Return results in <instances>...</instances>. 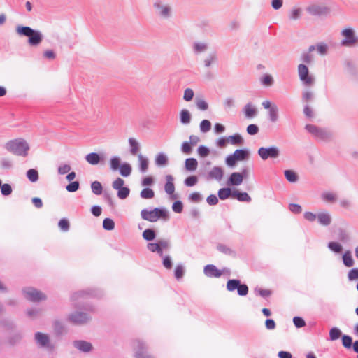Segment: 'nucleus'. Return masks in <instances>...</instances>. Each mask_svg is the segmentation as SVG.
I'll use <instances>...</instances> for the list:
<instances>
[{"instance_id": "f257e3e1", "label": "nucleus", "mask_w": 358, "mask_h": 358, "mask_svg": "<svg viewBox=\"0 0 358 358\" xmlns=\"http://www.w3.org/2000/svg\"><path fill=\"white\" fill-rule=\"evenodd\" d=\"M5 148L15 155L26 157L28 155L29 145L24 139L16 138L8 141Z\"/></svg>"}, {"instance_id": "f03ea898", "label": "nucleus", "mask_w": 358, "mask_h": 358, "mask_svg": "<svg viewBox=\"0 0 358 358\" xmlns=\"http://www.w3.org/2000/svg\"><path fill=\"white\" fill-rule=\"evenodd\" d=\"M17 33L19 35H23L29 37V43L31 45L36 46L39 45L43 40V35L38 31H35L29 27H18Z\"/></svg>"}, {"instance_id": "7ed1b4c3", "label": "nucleus", "mask_w": 358, "mask_h": 358, "mask_svg": "<svg viewBox=\"0 0 358 358\" xmlns=\"http://www.w3.org/2000/svg\"><path fill=\"white\" fill-rule=\"evenodd\" d=\"M141 217L147 221L154 222L160 218L168 219V214L166 210L159 208H155L152 210H142L141 212Z\"/></svg>"}, {"instance_id": "20e7f679", "label": "nucleus", "mask_w": 358, "mask_h": 358, "mask_svg": "<svg viewBox=\"0 0 358 358\" xmlns=\"http://www.w3.org/2000/svg\"><path fill=\"white\" fill-rule=\"evenodd\" d=\"M249 155L250 153L246 150H236L232 155H230L227 157L226 163L229 166H234L237 162L247 159L249 157Z\"/></svg>"}, {"instance_id": "39448f33", "label": "nucleus", "mask_w": 358, "mask_h": 358, "mask_svg": "<svg viewBox=\"0 0 358 358\" xmlns=\"http://www.w3.org/2000/svg\"><path fill=\"white\" fill-rule=\"evenodd\" d=\"M258 154L263 160L268 158H277L279 155V150L277 147H262L258 150Z\"/></svg>"}, {"instance_id": "423d86ee", "label": "nucleus", "mask_w": 358, "mask_h": 358, "mask_svg": "<svg viewBox=\"0 0 358 358\" xmlns=\"http://www.w3.org/2000/svg\"><path fill=\"white\" fill-rule=\"evenodd\" d=\"M68 320L75 325H82L90 320L87 314L81 312H76L69 315Z\"/></svg>"}, {"instance_id": "0eeeda50", "label": "nucleus", "mask_w": 358, "mask_h": 358, "mask_svg": "<svg viewBox=\"0 0 358 358\" xmlns=\"http://www.w3.org/2000/svg\"><path fill=\"white\" fill-rule=\"evenodd\" d=\"M24 293L26 298L32 301H39L46 299V296L44 294L31 287L25 289L24 290Z\"/></svg>"}, {"instance_id": "6e6552de", "label": "nucleus", "mask_w": 358, "mask_h": 358, "mask_svg": "<svg viewBox=\"0 0 358 358\" xmlns=\"http://www.w3.org/2000/svg\"><path fill=\"white\" fill-rule=\"evenodd\" d=\"M299 76L301 81L306 85H310L313 83V78L309 76L307 66L304 64H299L298 66Z\"/></svg>"}, {"instance_id": "1a4fd4ad", "label": "nucleus", "mask_w": 358, "mask_h": 358, "mask_svg": "<svg viewBox=\"0 0 358 358\" xmlns=\"http://www.w3.org/2000/svg\"><path fill=\"white\" fill-rule=\"evenodd\" d=\"M342 35L344 39L342 41V45L345 46H351L356 44L358 40L354 35V31L351 29H345L342 31Z\"/></svg>"}, {"instance_id": "9d476101", "label": "nucleus", "mask_w": 358, "mask_h": 358, "mask_svg": "<svg viewBox=\"0 0 358 358\" xmlns=\"http://www.w3.org/2000/svg\"><path fill=\"white\" fill-rule=\"evenodd\" d=\"M204 274L208 278H220L224 273V271L218 269L213 264H208L203 268Z\"/></svg>"}, {"instance_id": "9b49d317", "label": "nucleus", "mask_w": 358, "mask_h": 358, "mask_svg": "<svg viewBox=\"0 0 358 358\" xmlns=\"http://www.w3.org/2000/svg\"><path fill=\"white\" fill-rule=\"evenodd\" d=\"M174 178L171 175L166 176V184L164 186L165 192L170 195L172 199H176V195L174 194L175 192V185L173 183Z\"/></svg>"}, {"instance_id": "f8f14e48", "label": "nucleus", "mask_w": 358, "mask_h": 358, "mask_svg": "<svg viewBox=\"0 0 358 358\" xmlns=\"http://www.w3.org/2000/svg\"><path fill=\"white\" fill-rule=\"evenodd\" d=\"M307 11L312 15H321L327 14L329 9L324 6L313 4L306 8Z\"/></svg>"}, {"instance_id": "ddd939ff", "label": "nucleus", "mask_w": 358, "mask_h": 358, "mask_svg": "<svg viewBox=\"0 0 358 358\" xmlns=\"http://www.w3.org/2000/svg\"><path fill=\"white\" fill-rule=\"evenodd\" d=\"M262 106L269 110V117L271 122H276L278 119V109L275 105H272L269 101H264Z\"/></svg>"}, {"instance_id": "4468645a", "label": "nucleus", "mask_w": 358, "mask_h": 358, "mask_svg": "<svg viewBox=\"0 0 358 358\" xmlns=\"http://www.w3.org/2000/svg\"><path fill=\"white\" fill-rule=\"evenodd\" d=\"M306 128L310 133L313 134L320 139L323 140L328 137V134L325 131L317 128L315 125L308 124Z\"/></svg>"}, {"instance_id": "2eb2a0df", "label": "nucleus", "mask_w": 358, "mask_h": 358, "mask_svg": "<svg viewBox=\"0 0 358 358\" xmlns=\"http://www.w3.org/2000/svg\"><path fill=\"white\" fill-rule=\"evenodd\" d=\"M243 176L241 173L238 172L232 173L229 178V185H239L243 182Z\"/></svg>"}, {"instance_id": "dca6fc26", "label": "nucleus", "mask_w": 358, "mask_h": 358, "mask_svg": "<svg viewBox=\"0 0 358 358\" xmlns=\"http://www.w3.org/2000/svg\"><path fill=\"white\" fill-rule=\"evenodd\" d=\"M73 345L79 350L85 352H90L92 349V345L85 341H76Z\"/></svg>"}, {"instance_id": "f3484780", "label": "nucleus", "mask_w": 358, "mask_h": 358, "mask_svg": "<svg viewBox=\"0 0 358 358\" xmlns=\"http://www.w3.org/2000/svg\"><path fill=\"white\" fill-rule=\"evenodd\" d=\"M318 222L323 226H328L331 222V217L327 212H321L317 214Z\"/></svg>"}, {"instance_id": "a211bd4d", "label": "nucleus", "mask_w": 358, "mask_h": 358, "mask_svg": "<svg viewBox=\"0 0 358 358\" xmlns=\"http://www.w3.org/2000/svg\"><path fill=\"white\" fill-rule=\"evenodd\" d=\"M35 338L40 345L43 347H48L49 345L50 340L48 335L38 332L35 335Z\"/></svg>"}, {"instance_id": "6ab92c4d", "label": "nucleus", "mask_w": 358, "mask_h": 358, "mask_svg": "<svg viewBox=\"0 0 358 358\" xmlns=\"http://www.w3.org/2000/svg\"><path fill=\"white\" fill-rule=\"evenodd\" d=\"M85 159L90 164L96 165L99 163L101 157L99 154L91 152L86 155Z\"/></svg>"}, {"instance_id": "aec40b11", "label": "nucleus", "mask_w": 358, "mask_h": 358, "mask_svg": "<svg viewBox=\"0 0 358 358\" xmlns=\"http://www.w3.org/2000/svg\"><path fill=\"white\" fill-rule=\"evenodd\" d=\"M228 141L234 145H241L244 143L243 138L238 134L228 136Z\"/></svg>"}, {"instance_id": "412c9836", "label": "nucleus", "mask_w": 358, "mask_h": 358, "mask_svg": "<svg viewBox=\"0 0 358 358\" xmlns=\"http://www.w3.org/2000/svg\"><path fill=\"white\" fill-rule=\"evenodd\" d=\"M232 197L237 199L239 201L250 202L251 201V197L246 192L235 191L232 193Z\"/></svg>"}, {"instance_id": "4be33fe9", "label": "nucleus", "mask_w": 358, "mask_h": 358, "mask_svg": "<svg viewBox=\"0 0 358 358\" xmlns=\"http://www.w3.org/2000/svg\"><path fill=\"white\" fill-rule=\"evenodd\" d=\"M138 159L139 162L141 171L142 173L146 172L148 169V159L141 154L138 155Z\"/></svg>"}, {"instance_id": "5701e85b", "label": "nucleus", "mask_w": 358, "mask_h": 358, "mask_svg": "<svg viewBox=\"0 0 358 358\" xmlns=\"http://www.w3.org/2000/svg\"><path fill=\"white\" fill-rule=\"evenodd\" d=\"M180 121L182 124H189L191 120V115L187 109H183L180 113Z\"/></svg>"}, {"instance_id": "b1692460", "label": "nucleus", "mask_w": 358, "mask_h": 358, "mask_svg": "<svg viewBox=\"0 0 358 358\" xmlns=\"http://www.w3.org/2000/svg\"><path fill=\"white\" fill-rule=\"evenodd\" d=\"M198 166L197 161L194 158L187 159L185 161V168L188 171H194Z\"/></svg>"}, {"instance_id": "393cba45", "label": "nucleus", "mask_w": 358, "mask_h": 358, "mask_svg": "<svg viewBox=\"0 0 358 358\" xmlns=\"http://www.w3.org/2000/svg\"><path fill=\"white\" fill-rule=\"evenodd\" d=\"M343 260L344 264L348 267L352 266L354 264V261L352 257L351 252L350 251H346L344 253V255H343Z\"/></svg>"}, {"instance_id": "a878e982", "label": "nucleus", "mask_w": 358, "mask_h": 358, "mask_svg": "<svg viewBox=\"0 0 358 358\" xmlns=\"http://www.w3.org/2000/svg\"><path fill=\"white\" fill-rule=\"evenodd\" d=\"M119 169L120 174L124 177L129 176L131 172V166L127 163L122 164Z\"/></svg>"}, {"instance_id": "bb28decb", "label": "nucleus", "mask_w": 358, "mask_h": 358, "mask_svg": "<svg viewBox=\"0 0 358 358\" xmlns=\"http://www.w3.org/2000/svg\"><path fill=\"white\" fill-rule=\"evenodd\" d=\"M27 176L28 179L32 182H35L38 180V171L34 169H31L27 171Z\"/></svg>"}, {"instance_id": "cd10ccee", "label": "nucleus", "mask_w": 358, "mask_h": 358, "mask_svg": "<svg viewBox=\"0 0 358 358\" xmlns=\"http://www.w3.org/2000/svg\"><path fill=\"white\" fill-rule=\"evenodd\" d=\"M210 176L212 178L220 180L223 176L222 169L220 167H214L210 172Z\"/></svg>"}, {"instance_id": "c85d7f7f", "label": "nucleus", "mask_w": 358, "mask_h": 358, "mask_svg": "<svg viewBox=\"0 0 358 358\" xmlns=\"http://www.w3.org/2000/svg\"><path fill=\"white\" fill-rule=\"evenodd\" d=\"M129 143L131 146V153L133 155H136L138 152V150L139 149L138 143L136 141V139L130 138L129 139Z\"/></svg>"}, {"instance_id": "c756f323", "label": "nucleus", "mask_w": 358, "mask_h": 358, "mask_svg": "<svg viewBox=\"0 0 358 358\" xmlns=\"http://www.w3.org/2000/svg\"><path fill=\"white\" fill-rule=\"evenodd\" d=\"M92 191L96 195H100L102 193L103 188L101 184L98 181H94L91 185Z\"/></svg>"}, {"instance_id": "7c9ffc66", "label": "nucleus", "mask_w": 358, "mask_h": 358, "mask_svg": "<svg viewBox=\"0 0 358 358\" xmlns=\"http://www.w3.org/2000/svg\"><path fill=\"white\" fill-rule=\"evenodd\" d=\"M168 162V158L167 157L162 153H160L157 155L155 158V163L158 166H164Z\"/></svg>"}, {"instance_id": "2f4dec72", "label": "nucleus", "mask_w": 358, "mask_h": 358, "mask_svg": "<svg viewBox=\"0 0 358 358\" xmlns=\"http://www.w3.org/2000/svg\"><path fill=\"white\" fill-rule=\"evenodd\" d=\"M245 114L247 117L251 118L255 116L257 111L250 103H248L245 107Z\"/></svg>"}, {"instance_id": "473e14b6", "label": "nucleus", "mask_w": 358, "mask_h": 358, "mask_svg": "<svg viewBox=\"0 0 358 358\" xmlns=\"http://www.w3.org/2000/svg\"><path fill=\"white\" fill-rule=\"evenodd\" d=\"M218 196L220 199H226L229 198L230 196H232V193L231 189L229 188H222L220 189L218 192Z\"/></svg>"}, {"instance_id": "72a5a7b5", "label": "nucleus", "mask_w": 358, "mask_h": 358, "mask_svg": "<svg viewBox=\"0 0 358 358\" xmlns=\"http://www.w3.org/2000/svg\"><path fill=\"white\" fill-rule=\"evenodd\" d=\"M241 282L238 280H229L227 283V289L229 292H232L238 289Z\"/></svg>"}, {"instance_id": "f704fd0d", "label": "nucleus", "mask_w": 358, "mask_h": 358, "mask_svg": "<svg viewBox=\"0 0 358 358\" xmlns=\"http://www.w3.org/2000/svg\"><path fill=\"white\" fill-rule=\"evenodd\" d=\"M285 176L287 180L291 182H294L297 180L298 176L295 172L290 170H287L285 171Z\"/></svg>"}, {"instance_id": "c9c22d12", "label": "nucleus", "mask_w": 358, "mask_h": 358, "mask_svg": "<svg viewBox=\"0 0 358 358\" xmlns=\"http://www.w3.org/2000/svg\"><path fill=\"white\" fill-rule=\"evenodd\" d=\"M322 198L324 201L327 202H334L336 200V194L329 192L323 193L322 194Z\"/></svg>"}, {"instance_id": "e433bc0d", "label": "nucleus", "mask_w": 358, "mask_h": 358, "mask_svg": "<svg viewBox=\"0 0 358 358\" xmlns=\"http://www.w3.org/2000/svg\"><path fill=\"white\" fill-rule=\"evenodd\" d=\"M148 249L152 252H157L158 253L160 256H162L163 253L162 252V250H160V248L158 245L157 243H148Z\"/></svg>"}, {"instance_id": "4c0bfd02", "label": "nucleus", "mask_w": 358, "mask_h": 358, "mask_svg": "<svg viewBox=\"0 0 358 358\" xmlns=\"http://www.w3.org/2000/svg\"><path fill=\"white\" fill-rule=\"evenodd\" d=\"M143 237L146 241H152L155 238V233L152 229H145L143 232Z\"/></svg>"}, {"instance_id": "58836bf2", "label": "nucleus", "mask_w": 358, "mask_h": 358, "mask_svg": "<svg viewBox=\"0 0 358 358\" xmlns=\"http://www.w3.org/2000/svg\"><path fill=\"white\" fill-rule=\"evenodd\" d=\"M155 196V193L152 189L150 188H145L141 192V196L143 199H152Z\"/></svg>"}, {"instance_id": "ea45409f", "label": "nucleus", "mask_w": 358, "mask_h": 358, "mask_svg": "<svg viewBox=\"0 0 358 358\" xmlns=\"http://www.w3.org/2000/svg\"><path fill=\"white\" fill-rule=\"evenodd\" d=\"M110 165L112 170L117 171L121 166L120 159L117 157L111 158L110 161Z\"/></svg>"}, {"instance_id": "a19ab883", "label": "nucleus", "mask_w": 358, "mask_h": 358, "mask_svg": "<svg viewBox=\"0 0 358 358\" xmlns=\"http://www.w3.org/2000/svg\"><path fill=\"white\" fill-rule=\"evenodd\" d=\"M130 190L128 187H123L118 189L117 196L121 199H126L129 194Z\"/></svg>"}, {"instance_id": "79ce46f5", "label": "nucleus", "mask_w": 358, "mask_h": 358, "mask_svg": "<svg viewBox=\"0 0 358 358\" xmlns=\"http://www.w3.org/2000/svg\"><path fill=\"white\" fill-rule=\"evenodd\" d=\"M58 226L63 231H67L69 229L70 224L67 219L63 218L60 220Z\"/></svg>"}, {"instance_id": "37998d69", "label": "nucleus", "mask_w": 358, "mask_h": 358, "mask_svg": "<svg viewBox=\"0 0 358 358\" xmlns=\"http://www.w3.org/2000/svg\"><path fill=\"white\" fill-rule=\"evenodd\" d=\"M103 227L106 230H112L115 227V223L113 220L106 218L103 222Z\"/></svg>"}, {"instance_id": "c03bdc74", "label": "nucleus", "mask_w": 358, "mask_h": 358, "mask_svg": "<svg viewBox=\"0 0 358 358\" xmlns=\"http://www.w3.org/2000/svg\"><path fill=\"white\" fill-rule=\"evenodd\" d=\"M196 104L197 108L201 110H206L208 108L207 102L203 99H196Z\"/></svg>"}, {"instance_id": "a18cd8bd", "label": "nucleus", "mask_w": 358, "mask_h": 358, "mask_svg": "<svg viewBox=\"0 0 358 358\" xmlns=\"http://www.w3.org/2000/svg\"><path fill=\"white\" fill-rule=\"evenodd\" d=\"M330 250L335 252H340L342 250V246L337 242H330L328 245Z\"/></svg>"}, {"instance_id": "49530a36", "label": "nucleus", "mask_w": 358, "mask_h": 358, "mask_svg": "<svg viewBox=\"0 0 358 358\" xmlns=\"http://www.w3.org/2000/svg\"><path fill=\"white\" fill-rule=\"evenodd\" d=\"M301 13H302V10L301 8H294L291 13H290V19L292 20H297L298 18H299L301 15Z\"/></svg>"}, {"instance_id": "de8ad7c7", "label": "nucleus", "mask_w": 358, "mask_h": 358, "mask_svg": "<svg viewBox=\"0 0 358 358\" xmlns=\"http://www.w3.org/2000/svg\"><path fill=\"white\" fill-rule=\"evenodd\" d=\"M211 123L207 120H203L200 124V129L203 132H207L210 129Z\"/></svg>"}, {"instance_id": "09e8293b", "label": "nucleus", "mask_w": 358, "mask_h": 358, "mask_svg": "<svg viewBox=\"0 0 358 358\" xmlns=\"http://www.w3.org/2000/svg\"><path fill=\"white\" fill-rule=\"evenodd\" d=\"M341 336V331L338 329L334 327L329 331V336L331 340L334 341L338 339Z\"/></svg>"}, {"instance_id": "8fccbe9b", "label": "nucleus", "mask_w": 358, "mask_h": 358, "mask_svg": "<svg viewBox=\"0 0 358 358\" xmlns=\"http://www.w3.org/2000/svg\"><path fill=\"white\" fill-rule=\"evenodd\" d=\"M0 189L3 195L8 196L12 193V187L9 184L1 185Z\"/></svg>"}, {"instance_id": "3c124183", "label": "nucleus", "mask_w": 358, "mask_h": 358, "mask_svg": "<svg viewBox=\"0 0 358 358\" xmlns=\"http://www.w3.org/2000/svg\"><path fill=\"white\" fill-rule=\"evenodd\" d=\"M197 181H198L197 177L195 176H192L187 177L185 179V183L187 186L192 187V186H194V185H196L197 183Z\"/></svg>"}, {"instance_id": "603ef678", "label": "nucleus", "mask_w": 358, "mask_h": 358, "mask_svg": "<svg viewBox=\"0 0 358 358\" xmlns=\"http://www.w3.org/2000/svg\"><path fill=\"white\" fill-rule=\"evenodd\" d=\"M175 277L179 280L180 279L184 274V268L181 265H178L174 271Z\"/></svg>"}, {"instance_id": "864d4df0", "label": "nucleus", "mask_w": 358, "mask_h": 358, "mask_svg": "<svg viewBox=\"0 0 358 358\" xmlns=\"http://www.w3.org/2000/svg\"><path fill=\"white\" fill-rule=\"evenodd\" d=\"M238 294L241 296H245L248 293V287L245 284H241L238 285Z\"/></svg>"}, {"instance_id": "5fc2aeb1", "label": "nucleus", "mask_w": 358, "mask_h": 358, "mask_svg": "<svg viewBox=\"0 0 358 358\" xmlns=\"http://www.w3.org/2000/svg\"><path fill=\"white\" fill-rule=\"evenodd\" d=\"M352 340L349 336L344 335L342 337V343L345 348H350L352 345Z\"/></svg>"}, {"instance_id": "6e6d98bb", "label": "nucleus", "mask_w": 358, "mask_h": 358, "mask_svg": "<svg viewBox=\"0 0 358 358\" xmlns=\"http://www.w3.org/2000/svg\"><path fill=\"white\" fill-rule=\"evenodd\" d=\"M79 188V182L78 181H74L69 184L66 189L68 192H73L78 190Z\"/></svg>"}, {"instance_id": "4d7b16f0", "label": "nucleus", "mask_w": 358, "mask_h": 358, "mask_svg": "<svg viewBox=\"0 0 358 358\" xmlns=\"http://www.w3.org/2000/svg\"><path fill=\"white\" fill-rule=\"evenodd\" d=\"M198 153L201 157H205L209 155L210 150L208 148L201 145L198 148Z\"/></svg>"}, {"instance_id": "13d9d810", "label": "nucleus", "mask_w": 358, "mask_h": 358, "mask_svg": "<svg viewBox=\"0 0 358 358\" xmlns=\"http://www.w3.org/2000/svg\"><path fill=\"white\" fill-rule=\"evenodd\" d=\"M137 358H153L150 355H148L144 350L143 346H140L139 350L136 353Z\"/></svg>"}, {"instance_id": "bf43d9fd", "label": "nucleus", "mask_w": 358, "mask_h": 358, "mask_svg": "<svg viewBox=\"0 0 358 358\" xmlns=\"http://www.w3.org/2000/svg\"><path fill=\"white\" fill-rule=\"evenodd\" d=\"M194 96V92L192 89L187 88L184 92L183 98L185 101H189L192 99Z\"/></svg>"}, {"instance_id": "052dcab7", "label": "nucleus", "mask_w": 358, "mask_h": 358, "mask_svg": "<svg viewBox=\"0 0 358 358\" xmlns=\"http://www.w3.org/2000/svg\"><path fill=\"white\" fill-rule=\"evenodd\" d=\"M172 208L174 212L180 213L182 211L183 205L182 202L177 201L173 203Z\"/></svg>"}, {"instance_id": "680f3d73", "label": "nucleus", "mask_w": 358, "mask_h": 358, "mask_svg": "<svg viewBox=\"0 0 358 358\" xmlns=\"http://www.w3.org/2000/svg\"><path fill=\"white\" fill-rule=\"evenodd\" d=\"M293 322L297 328H301L306 325L304 320L300 317H294Z\"/></svg>"}, {"instance_id": "e2e57ef3", "label": "nucleus", "mask_w": 358, "mask_h": 358, "mask_svg": "<svg viewBox=\"0 0 358 358\" xmlns=\"http://www.w3.org/2000/svg\"><path fill=\"white\" fill-rule=\"evenodd\" d=\"M124 184V181L120 178H117L113 182V187L115 189H120V188L123 187V185Z\"/></svg>"}, {"instance_id": "0e129e2a", "label": "nucleus", "mask_w": 358, "mask_h": 358, "mask_svg": "<svg viewBox=\"0 0 358 358\" xmlns=\"http://www.w3.org/2000/svg\"><path fill=\"white\" fill-rule=\"evenodd\" d=\"M157 243L160 248V250H162V252H163L164 250L168 249L170 246V243H169V241L165 240V239H161V240L158 241Z\"/></svg>"}, {"instance_id": "69168bd1", "label": "nucleus", "mask_w": 358, "mask_h": 358, "mask_svg": "<svg viewBox=\"0 0 358 358\" xmlns=\"http://www.w3.org/2000/svg\"><path fill=\"white\" fill-rule=\"evenodd\" d=\"M258 131H259V128L255 124H252L248 125L247 127V132L250 135H255V134H257Z\"/></svg>"}, {"instance_id": "338daca9", "label": "nucleus", "mask_w": 358, "mask_h": 358, "mask_svg": "<svg viewBox=\"0 0 358 358\" xmlns=\"http://www.w3.org/2000/svg\"><path fill=\"white\" fill-rule=\"evenodd\" d=\"M348 278L350 280H355L358 279V268H353L348 273Z\"/></svg>"}, {"instance_id": "774afa93", "label": "nucleus", "mask_w": 358, "mask_h": 358, "mask_svg": "<svg viewBox=\"0 0 358 358\" xmlns=\"http://www.w3.org/2000/svg\"><path fill=\"white\" fill-rule=\"evenodd\" d=\"M217 249L221 252L227 254V255L233 254V251L229 247H227V245H218Z\"/></svg>"}]
</instances>
